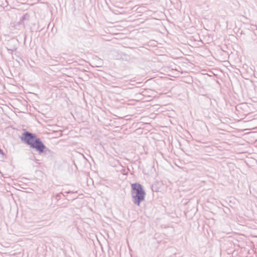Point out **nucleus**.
I'll return each mask as SVG.
<instances>
[{
  "label": "nucleus",
  "instance_id": "obj_2",
  "mask_svg": "<svg viewBox=\"0 0 257 257\" xmlns=\"http://www.w3.org/2000/svg\"><path fill=\"white\" fill-rule=\"evenodd\" d=\"M131 186L134 202L138 206H139L140 202L144 200L145 192L143 190L142 186L140 184H132Z\"/></svg>",
  "mask_w": 257,
  "mask_h": 257
},
{
  "label": "nucleus",
  "instance_id": "obj_1",
  "mask_svg": "<svg viewBox=\"0 0 257 257\" xmlns=\"http://www.w3.org/2000/svg\"><path fill=\"white\" fill-rule=\"evenodd\" d=\"M21 140L39 153H42L45 148V146L40 140L37 138L33 134L28 132L24 133L21 137Z\"/></svg>",
  "mask_w": 257,
  "mask_h": 257
},
{
  "label": "nucleus",
  "instance_id": "obj_3",
  "mask_svg": "<svg viewBox=\"0 0 257 257\" xmlns=\"http://www.w3.org/2000/svg\"><path fill=\"white\" fill-rule=\"evenodd\" d=\"M0 154L1 155H4V153L3 152V151L0 149Z\"/></svg>",
  "mask_w": 257,
  "mask_h": 257
}]
</instances>
